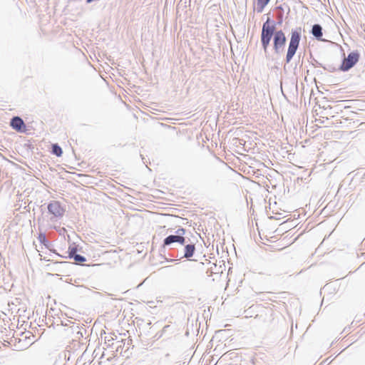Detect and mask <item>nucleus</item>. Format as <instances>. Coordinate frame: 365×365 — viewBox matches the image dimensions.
Returning a JSON list of instances; mask_svg holds the SVG:
<instances>
[{
	"mask_svg": "<svg viewBox=\"0 0 365 365\" xmlns=\"http://www.w3.org/2000/svg\"><path fill=\"white\" fill-rule=\"evenodd\" d=\"M283 16V14H277V21H274L269 17H267L266 21L263 23L260 36V41L262 47L264 52L267 51L269 46L272 36L274 34V31H277V26H281L282 24Z\"/></svg>",
	"mask_w": 365,
	"mask_h": 365,
	"instance_id": "obj_1",
	"label": "nucleus"
},
{
	"mask_svg": "<svg viewBox=\"0 0 365 365\" xmlns=\"http://www.w3.org/2000/svg\"><path fill=\"white\" fill-rule=\"evenodd\" d=\"M185 229L180 227L175 231V235H170L163 240L161 251L165 252L167 247L170 250L175 249L176 245L182 246L190 241V239L185 237Z\"/></svg>",
	"mask_w": 365,
	"mask_h": 365,
	"instance_id": "obj_2",
	"label": "nucleus"
},
{
	"mask_svg": "<svg viewBox=\"0 0 365 365\" xmlns=\"http://www.w3.org/2000/svg\"><path fill=\"white\" fill-rule=\"evenodd\" d=\"M302 38V28L296 27L292 29L290 34L288 48L286 53L285 62L289 63L294 56L299 46Z\"/></svg>",
	"mask_w": 365,
	"mask_h": 365,
	"instance_id": "obj_3",
	"label": "nucleus"
},
{
	"mask_svg": "<svg viewBox=\"0 0 365 365\" xmlns=\"http://www.w3.org/2000/svg\"><path fill=\"white\" fill-rule=\"evenodd\" d=\"M272 48L276 55H281L284 53L287 43V37L282 30L274 31L272 36Z\"/></svg>",
	"mask_w": 365,
	"mask_h": 365,
	"instance_id": "obj_4",
	"label": "nucleus"
},
{
	"mask_svg": "<svg viewBox=\"0 0 365 365\" xmlns=\"http://www.w3.org/2000/svg\"><path fill=\"white\" fill-rule=\"evenodd\" d=\"M359 58L360 54L358 51L350 52L347 57L344 58L339 69L344 72L349 71L358 63Z\"/></svg>",
	"mask_w": 365,
	"mask_h": 365,
	"instance_id": "obj_5",
	"label": "nucleus"
},
{
	"mask_svg": "<svg viewBox=\"0 0 365 365\" xmlns=\"http://www.w3.org/2000/svg\"><path fill=\"white\" fill-rule=\"evenodd\" d=\"M48 212L54 217L61 218L64 215L66 210L61 206L59 201L52 200L47 206Z\"/></svg>",
	"mask_w": 365,
	"mask_h": 365,
	"instance_id": "obj_6",
	"label": "nucleus"
},
{
	"mask_svg": "<svg viewBox=\"0 0 365 365\" xmlns=\"http://www.w3.org/2000/svg\"><path fill=\"white\" fill-rule=\"evenodd\" d=\"M10 125L13 129L20 133H23L26 130V124L19 116L12 117L10 120Z\"/></svg>",
	"mask_w": 365,
	"mask_h": 365,
	"instance_id": "obj_7",
	"label": "nucleus"
},
{
	"mask_svg": "<svg viewBox=\"0 0 365 365\" xmlns=\"http://www.w3.org/2000/svg\"><path fill=\"white\" fill-rule=\"evenodd\" d=\"M195 245L193 243H185L183 248V254L179 257V259L186 258L190 259L195 254Z\"/></svg>",
	"mask_w": 365,
	"mask_h": 365,
	"instance_id": "obj_8",
	"label": "nucleus"
},
{
	"mask_svg": "<svg viewBox=\"0 0 365 365\" xmlns=\"http://www.w3.org/2000/svg\"><path fill=\"white\" fill-rule=\"evenodd\" d=\"M310 33L317 41H324V39L322 38L323 28L319 24H314L312 27Z\"/></svg>",
	"mask_w": 365,
	"mask_h": 365,
	"instance_id": "obj_9",
	"label": "nucleus"
},
{
	"mask_svg": "<svg viewBox=\"0 0 365 365\" xmlns=\"http://www.w3.org/2000/svg\"><path fill=\"white\" fill-rule=\"evenodd\" d=\"M67 252H68V256H63V255H61L56 253V251H53V253L60 257L71 259L73 257V256H74V255L78 254L77 246L75 245L74 244L70 245Z\"/></svg>",
	"mask_w": 365,
	"mask_h": 365,
	"instance_id": "obj_10",
	"label": "nucleus"
},
{
	"mask_svg": "<svg viewBox=\"0 0 365 365\" xmlns=\"http://www.w3.org/2000/svg\"><path fill=\"white\" fill-rule=\"evenodd\" d=\"M38 239L41 244L45 246L46 248L48 249L51 252L53 253L54 250L51 249V243L48 240L46 235L44 232H40L38 234Z\"/></svg>",
	"mask_w": 365,
	"mask_h": 365,
	"instance_id": "obj_11",
	"label": "nucleus"
},
{
	"mask_svg": "<svg viewBox=\"0 0 365 365\" xmlns=\"http://www.w3.org/2000/svg\"><path fill=\"white\" fill-rule=\"evenodd\" d=\"M270 0H257V12L262 13Z\"/></svg>",
	"mask_w": 365,
	"mask_h": 365,
	"instance_id": "obj_12",
	"label": "nucleus"
},
{
	"mask_svg": "<svg viewBox=\"0 0 365 365\" xmlns=\"http://www.w3.org/2000/svg\"><path fill=\"white\" fill-rule=\"evenodd\" d=\"M51 153L57 157H61L63 154L61 147L58 143L51 145Z\"/></svg>",
	"mask_w": 365,
	"mask_h": 365,
	"instance_id": "obj_13",
	"label": "nucleus"
},
{
	"mask_svg": "<svg viewBox=\"0 0 365 365\" xmlns=\"http://www.w3.org/2000/svg\"><path fill=\"white\" fill-rule=\"evenodd\" d=\"M71 259H74L76 264H82V263L87 260L84 256L80 254L74 255Z\"/></svg>",
	"mask_w": 365,
	"mask_h": 365,
	"instance_id": "obj_14",
	"label": "nucleus"
},
{
	"mask_svg": "<svg viewBox=\"0 0 365 365\" xmlns=\"http://www.w3.org/2000/svg\"><path fill=\"white\" fill-rule=\"evenodd\" d=\"M322 68L324 70L328 71L329 72H334L336 70L335 66H334L332 65H328L327 66H322Z\"/></svg>",
	"mask_w": 365,
	"mask_h": 365,
	"instance_id": "obj_15",
	"label": "nucleus"
},
{
	"mask_svg": "<svg viewBox=\"0 0 365 365\" xmlns=\"http://www.w3.org/2000/svg\"><path fill=\"white\" fill-rule=\"evenodd\" d=\"M73 322L70 320H66V321H63L61 320V324L63 327H67V326H69L71 324H72Z\"/></svg>",
	"mask_w": 365,
	"mask_h": 365,
	"instance_id": "obj_16",
	"label": "nucleus"
},
{
	"mask_svg": "<svg viewBox=\"0 0 365 365\" xmlns=\"http://www.w3.org/2000/svg\"><path fill=\"white\" fill-rule=\"evenodd\" d=\"M275 9L277 11H279V14H284V5H279V6L275 7Z\"/></svg>",
	"mask_w": 365,
	"mask_h": 365,
	"instance_id": "obj_17",
	"label": "nucleus"
},
{
	"mask_svg": "<svg viewBox=\"0 0 365 365\" xmlns=\"http://www.w3.org/2000/svg\"><path fill=\"white\" fill-rule=\"evenodd\" d=\"M312 65L314 66H319V67H322V66H324L321 63H319L316 59H313Z\"/></svg>",
	"mask_w": 365,
	"mask_h": 365,
	"instance_id": "obj_18",
	"label": "nucleus"
},
{
	"mask_svg": "<svg viewBox=\"0 0 365 365\" xmlns=\"http://www.w3.org/2000/svg\"><path fill=\"white\" fill-rule=\"evenodd\" d=\"M113 340V337H110V339H108V337H106L105 339V343L108 344V346H110V342ZM113 345V343H112L111 346Z\"/></svg>",
	"mask_w": 365,
	"mask_h": 365,
	"instance_id": "obj_19",
	"label": "nucleus"
},
{
	"mask_svg": "<svg viewBox=\"0 0 365 365\" xmlns=\"http://www.w3.org/2000/svg\"><path fill=\"white\" fill-rule=\"evenodd\" d=\"M169 255H170V257H175V255H173V254H169ZM178 257H179V255H177L175 256V257H176V258H178Z\"/></svg>",
	"mask_w": 365,
	"mask_h": 365,
	"instance_id": "obj_20",
	"label": "nucleus"
},
{
	"mask_svg": "<svg viewBox=\"0 0 365 365\" xmlns=\"http://www.w3.org/2000/svg\"><path fill=\"white\" fill-rule=\"evenodd\" d=\"M165 259H166L168 262H173V261L174 260V259H167V258H165Z\"/></svg>",
	"mask_w": 365,
	"mask_h": 365,
	"instance_id": "obj_21",
	"label": "nucleus"
},
{
	"mask_svg": "<svg viewBox=\"0 0 365 365\" xmlns=\"http://www.w3.org/2000/svg\"><path fill=\"white\" fill-rule=\"evenodd\" d=\"M61 263H63V264H71V262H62Z\"/></svg>",
	"mask_w": 365,
	"mask_h": 365,
	"instance_id": "obj_22",
	"label": "nucleus"
}]
</instances>
